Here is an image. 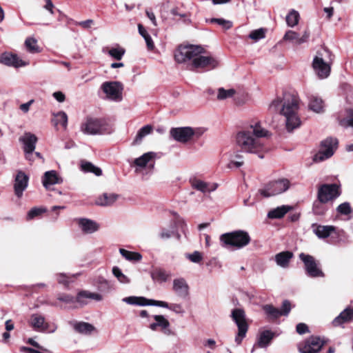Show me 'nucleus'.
<instances>
[{"label": "nucleus", "instance_id": "obj_25", "mask_svg": "<svg viewBox=\"0 0 353 353\" xmlns=\"http://www.w3.org/2000/svg\"><path fill=\"white\" fill-rule=\"evenodd\" d=\"M37 140V139L35 135L31 133H26L20 138V141L23 144V148L26 153L30 154L34 151Z\"/></svg>", "mask_w": 353, "mask_h": 353}, {"label": "nucleus", "instance_id": "obj_13", "mask_svg": "<svg viewBox=\"0 0 353 353\" xmlns=\"http://www.w3.org/2000/svg\"><path fill=\"white\" fill-rule=\"evenodd\" d=\"M323 344L321 338L311 336L299 345V350L301 353H318Z\"/></svg>", "mask_w": 353, "mask_h": 353}, {"label": "nucleus", "instance_id": "obj_22", "mask_svg": "<svg viewBox=\"0 0 353 353\" xmlns=\"http://www.w3.org/2000/svg\"><path fill=\"white\" fill-rule=\"evenodd\" d=\"M311 228L312 232L319 239L327 238L336 230L335 227L333 225H321L317 223L312 224Z\"/></svg>", "mask_w": 353, "mask_h": 353}, {"label": "nucleus", "instance_id": "obj_45", "mask_svg": "<svg viewBox=\"0 0 353 353\" xmlns=\"http://www.w3.org/2000/svg\"><path fill=\"white\" fill-rule=\"evenodd\" d=\"M235 93L236 91L234 89L231 88L228 90H225L223 88H220L218 89L217 99L224 100L228 98H231L234 96Z\"/></svg>", "mask_w": 353, "mask_h": 353}, {"label": "nucleus", "instance_id": "obj_39", "mask_svg": "<svg viewBox=\"0 0 353 353\" xmlns=\"http://www.w3.org/2000/svg\"><path fill=\"white\" fill-rule=\"evenodd\" d=\"M272 338L273 334L270 331H263L259 335L257 341V345L260 347H265L269 345Z\"/></svg>", "mask_w": 353, "mask_h": 353}, {"label": "nucleus", "instance_id": "obj_23", "mask_svg": "<svg viewBox=\"0 0 353 353\" xmlns=\"http://www.w3.org/2000/svg\"><path fill=\"white\" fill-rule=\"evenodd\" d=\"M63 181L56 171L50 170L46 172L42 179L43 185L48 189L50 185L60 184Z\"/></svg>", "mask_w": 353, "mask_h": 353}, {"label": "nucleus", "instance_id": "obj_52", "mask_svg": "<svg viewBox=\"0 0 353 353\" xmlns=\"http://www.w3.org/2000/svg\"><path fill=\"white\" fill-rule=\"evenodd\" d=\"M330 156H311L307 161V165L310 166L315 163H321L326 160Z\"/></svg>", "mask_w": 353, "mask_h": 353}, {"label": "nucleus", "instance_id": "obj_21", "mask_svg": "<svg viewBox=\"0 0 353 353\" xmlns=\"http://www.w3.org/2000/svg\"><path fill=\"white\" fill-rule=\"evenodd\" d=\"M193 188L203 192L208 193L214 191L217 188V184L214 183H208L200 179H194L190 181Z\"/></svg>", "mask_w": 353, "mask_h": 353}, {"label": "nucleus", "instance_id": "obj_14", "mask_svg": "<svg viewBox=\"0 0 353 353\" xmlns=\"http://www.w3.org/2000/svg\"><path fill=\"white\" fill-rule=\"evenodd\" d=\"M154 164L153 156H139L132 161L131 166L134 168L136 173H143L151 170Z\"/></svg>", "mask_w": 353, "mask_h": 353}, {"label": "nucleus", "instance_id": "obj_18", "mask_svg": "<svg viewBox=\"0 0 353 353\" xmlns=\"http://www.w3.org/2000/svg\"><path fill=\"white\" fill-rule=\"evenodd\" d=\"M172 290L181 299H185L189 295V285L186 280L181 277L173 280Z\"/></svg>", "mask_w": 353, "mask_h": 353}, {"label": "nucleus", "instance_id": "obj_62", "mask_svg": "<svg viewBox=\"0 0 353 353\" xmlns=\"http://www.w3.org/2000/svg\"><path fill=\"white\" fill-rule=\"evenodd\" d=\"M34 103V100L31 99L28 102L23 103L20 105V110L26 113L29 111L30 105Z\"/></svg>", "mask_w": 353, "mask_h": 353}, {"label": "nucleus", "instance_id": "obj_7", "mask_svg": "<svg viewBox=\"0 0 353 353\" xmlns=\"http://www.w3.org/2000/svg\"><path fill=\"white\" fill-rule=\"evenodd\" d=\"M81 130L88 134L108 133L109 129L106 123L99 119L88 118L81 125Z\"/></svg>", "mask_w": 353, "mask_h": 353}, {"label": "nucleus", "instance_id": "obj_61", "mask_svg": "<svg viewBox=\"0 0 353 353\" xmlns=\"http://www.w3.org/2000/svg\"><path fill=\"white\" fill-rule=\"evenodd\" d=\"M296 331L299 334H303L308 332L307 326L304 323H299L296 325Z\"/></svg>", "mask_w": 353, "mask_h": 353}, {"label": "nucleus", "instance_id": "obj_50", "mask_svg": "<svg viewBox=\"0 0 353 353\" xmlns=\"http://www.w3.org/2000/svg\"><path fill=\"white\" fill-rule=\"evenodd\" d=\"M336 211L339 214L348 215L352 212V208L348 202H344L336 208Z\"/></svg>", "mask_w": 353, "mask_h": 353}, {"label": "nucleus", "instance_id": "obj_56", "mask_svg": "<svg viewBox=\"0 0 353 353\" xmlns=\"http://www.w3.org/2000/svg\"><path fill=\"white\" fill-rule=\"evenodd\" d=\"M236 160H231L228 163L229 168H239L243 164L242 156H236Z\"/></svg>", "mask_w": 353, "mask_h": 353}, {"label": "nucleus", "instance_id": "obj_34", "mask_svg": "<svg viewBox=\"0 0 353 353\" xmlns=\"http://www.w3.org/2000/svg\"><path fill=\"white\" fill-rule=\"evenodd\" d=\"M152 130L153 127L151 125H146L140 128L133 140L132 144H140L143 139L147 135L151 134L152 132Z\"/></svg>", "mask_w": 353, "mask_h": 353}, {"label": "nucleus", "instance_id": "obj_17", "mask_svg": "<svg viewBox=\"0 0 353 353\" xmlns=\"http://www.w3.org/2000/svg\"><path fill=\"white\" fill-rule=\"evenodd\" d=\"M339 147V141L336 138L327 137L320 143L318 154H334Z\"/></svg>", "mask_w": 353, "mask_h": 353}, {"label": "nucleus", "instance_id": "obj_51", "mask_svg": "<svg viewBox=\"0 0 353 353\" xmlns=\"http://www.w3.org/2000/svg\"><path fill=\"white\" fill-rule=\"evenodd\" d=\"M265 31L263 28H259L255 30H253L249 34V38L258 41L259 39H263L265 37Z\"/></svg>", "mask_w": 353, "mask_h": 353}, {"label": "nucleus", "instance_id": "obj_20", "mask_svg": "<svg viewBox=\"0 0 353 353\" xmlns=\"http://www.w3.org/2000/svg\"><path fill=\"white\" fill-rule=\"evenodd\" d=\"M77 222L81 230L86 234L94 233L99 228V225L91 219L81 218L77 219Z\"/></svg>", "mask_w": 353, "mask_h": 353}, {"label": "nucleus", "instance_id": "obj_27", "mask_svg": "<svg viewBox=\"0 0 353 353\" xmlns=\"http://www.w3.org/2000/svg\"><path fill=\"white\" fill-rule=\"evenodd\" d=\"M30 323L34 329L39 331H45L48 329V325L45 321V318L37 314L31 316Z\"/></svg>", "mask_w": 353, "mask_h": 353}, {"label": "nucleus", "instance_id": "obj_59", "mask_svg": "<svg viewBox=\"0 0 353 353\" xmlns=\"http://www.w3.org/2000/svg\"><path fill=\"white\" fill-rule=\"evenodd\" d=\"M77 24L84 29H88L94 24V21L92 19H88L77 22Z\"/></svg>", "mask_w": 353, "mask_h": 353}, {"label": "nucleus", "instance_id": "obj_9", "mask_svg": "<svg viewBox=\"0 0 353 353\" xmlns=\"http://www.w3.org/2000/svg\"><path fill=\"white\" fill-rule=\"evenodd\" d=\"M289 187L290 181L288 179H281L270 183L259 192L265 197H270L285 192Z\"/></svg>", "mask_w": 353, "mask_h": 353}, {"label": "nucleus", "instance_id": "obj_5", "mask_svg": "<svg viewBox=\"0 0 353 353\" xmlns=\"http://www.w3.org/2000/svg\"><path fill=\"white\" fill-rule=\"evenodd\" d=\"M331 61L332 54L327 49L323 50V53L318 52L314 58L312 67L320 79L327 78L330 75Z\"/></svg>", "mask_w": 353, "mask_h": 353}, {"label": "nucleus", "instance_id": "obj_1", "mask_svg": "<svg viewBox=\"0 0 353 353\" xmlns=\"http://www.w3.org/2000/svg\"><path fill=\"white\" fill-rule=\"evenodd\" d=\"M203 48L199 46H180L174 54L178 63L191 61L190 65L192 70H210L216 68L219 61L211 56H203Z\"/></svg>", "mask_w": 353, "mask_h": 353}, {"label": "nucleus", "instance_id": "obj_4", "mask_svg": "<svg viewBox=\"0 0 353 353\" xmlns=\"http://www.w3.org/2000/svg\"><path fill=\"white\" fill-rule=\"evenodd\" d=\"M237 145L244 152L260 153L265 152L259 139L254 137L250 130L239 132L236 137Z\"/></svg>", "mask_w": 353, "mask_h": 353}, {"label": "nucleus", "instance_id": "obj_16", "mask_svg": "<svg viewBox=\"0 0 353 353\" xmlns=\"http://www.w3.org/2000/svg\"><path fill=\"white\" fill-rule=\"evenodd\" d=\"M154 319L155 322L151 323L149 326L152 331L160 330L166 336L174 334V332L170 329L169 321L164 316L154 315Z\"/></svg>", "mask_w": 353, "mask_h": 353}, {"label": "nucleus", "instance_id": "obj_55", "mask_svg": "<svg viewBox=\"0 0 353 353\" xmlns=\"http://www.w3.org/2000/svg\"><path fill=\"white\" fill-rule=\"evenodd\" d=\"M174 234L175 232L174 230L162 229L159 234V236L161 239H168Z\"/></svg>", "mask_w": 353, "mask_h": 353}, {"label": "nucleus", "instance_id": "obj_28", "mask_svg": "<svg viewBox=\"0 0 353 353\" xmlns=\"http://www.w3.org/2000/svg\"><path fill=\"white\" fill-rule=\"evenodd\" d=\"M353 320V308L347 307L340 314L336 317L333 321V324L335 326L340 325L344 323L349 322Z\"/></svg>", "mask_w": 353, "mask_h": 353}, {"label": "nucleus", "instance_id": "obj_47", "mask_svg": "<svg viewBox=\"0 0 353 353\" xmlns=\"http://www.w3.org/2000/svg\"><path fill=\"white\" fill-rule=\"evenodd\" d=\"M263 309L265 312L272 319H276L281 316L280 310L271 305H265L263 306Z\"/></svg>", "mask_w": 353, "mask_h": 353}, {"label": "nucleus", "instance_id": "obj_33", "mask_svg": "<svg viewBox=\"0 0 353 353\" xmlns=\"http://www.w3.org/2000/svg\"><path fill=\"white\" fill-rule=\"evenodd\" d=\"M122 301L128 304L137 305H152V301H155L154 299H147L144 297L137 296L125 297Z\"/></svg>", "mask_w": 353, "mask_h": 353}, {"label": "nucleus", "instance_id": "obj_35", "mask_svg": "<svg viewBox=\"0 0 353 353\" xmlns=\"http://www.w3.org/2000/svg\"><path fill=\"white\" fill-rule=\"evenodd\" d=\"M73 327L76 332L83 334H91L95 330L92 324L85 322L74 323Z\"/></svg>", "mask_w": 353, "mask_h": 353}, {"label": "nucleus", "instance_id": "obj_8", "mask_svg": "<svg viewBox=\"0 0 353 353\" xmlns=\"http://www.w3.org/2000/svg\"><path fill=\"white\" fill-rule=\"evenodd\" d=\"M232 317L238 327V333L235 337V342L237 345H239L245 337L248 327L245 321V312L241 309H234L232 312Z\"/></svg>", "mask_w": 353, "mask_h": 353}, {"label": "nucleus", "instance_id": "obj_41", "mask_svg": "<svg viewBox=\"0 0 353 353\" xmlns=\"http://www.w3.org/2000/svg\"><path fill=\"white\" fill-rule=\"evenodd\" d=\"M112 271L113 275L117 279L119 283L122 284H128L130 283V279L124 274L119 267H113Z\"/></svg>", "mask_w": 353, "mask_h": 353}, {"label": "nucleus", "instance_id": "obj_60", "mask_svg": "<svg viewBox=\"0 0 353 353\" xmlns=\"http://www.w3.org/2000/svg\"><path fill=\"white\" fill-rule=\"evenodd\" d=\"M52 96L57 101L60 103L63 102L65 99V94L61 91L54 92L52 94Z\"/></svg>", "mask_w": 353, "mask_h": 353}, {"label": "nucleus", "instance_id": "obj_29", "mask_svg": "<svg viewBox=\"0 0 353 353\" xmlns=\"http://www.w3.org/2000/svg\"><path fill=\"white\" fill-rule=\"evenodd\" d=\"M152 306H158L161 307L168 308L170 310L174 312L176 314H183L185 312V310L183 307L182 305L180 303H171L163 301H152Z\"/></svg>", "mask_w": 353, "mask_h": 353}, {"label": "nucleus", "instance_id": "obj_37", "mask_svg": "<svg viewBox=\"0 0 353 353\" xmlns=\"http://www.w3.org/2000/svg\"><path fill=\"white\" fill-rule=\"evenodd\" d=\"M290 209L291 208L288 205H281L270 210L268 216L270 219H280L287 214Z\"/></svg>", "mask_w": 353, "mask_h": 353}, {"label": "nucleus", "instance_id": "obj_64", "mask_svg": "<svg viewBox=\"0 0 353 353\" xmlns=\"http://www.w3.org/2000/svg\"><path fill=\"white\" fill-rule=\"evenodd\" d=\"M20 350H21V352H26V353H42L38 350H34L30 347H24V346L21 347L20 348Z\"/></svg>", "mask_w": 353, "mask_h": 353}, {"label": "nucleus", "instance_id": "obj_15", "mask_svg": "<svg viewBox=\"0 0 353 353\" xmlns=\"http://www.w3.org/2000/svg\"><path fill=\"white\" fill-rule=\"evenodd\" d=\"M29 176L23 171H17L14 180V191L18 198L23 196V192L28 185Z\"/></svg>", "mask_w": 353, "mask_h": 353}, {"label": "nucleus", "instance_id": "obj_10", "mask_svg": "<svg viewBox=\"0 0 353 353\" xmlns=\"http://www.w3.org/2000/svg\"><path fill=\"white\" fill-rule=\"evenodd\" d=\"M340 194V188L336 184H323L318 190V199L322 203L333 201Z\"/></svg>", "mask_w": 353, "mask_h": 353}, {"label": "nucleus", "instance_id": "obj_54", "mask_svg": "<svg viewBox=\"0 0 353 353\" xmlns=\"http://www.w3.org/2000/svg\"><path fill=\"white\" fill-rule=\"evenodd\" d=\"M341 125L353 128V110H350L347 117L341 121Z\"/></svg>", "mask_w": 353, "mask_h": 353}, {"label": "nucleus", "instance_id": "obj_40", "mask_svg": "<svg viewBox=\"0 0 353 353\" xmlns=\"http://www.w3.org/2000/svg\"><path fill=\"white\" fill-rule=\"evenodd\" d=\"M250 130L254 137L257 139H259L261 137H266L269 136V132L258 123L254 125H251Z\"/></svg>", "mask_w": 353, "mask_h": 353}, {"label": "nucleus", "instance_id": "obj_44", "mask_svg": "<svg viewBox=\"0 0 353 353\" xmlns=\"http://www.w3.org/2000/svg\"><path fill=\"white\" fill-rule=\"evenodd\" d=\"M299 14L297 11L292 10L286 16V23L288 26L294 27L298 24Z\"/></svg>", "mask_w": 353, "mask_h": 353}, {"label": "nucleus", "instance_id": "obj_24", "mask_svg": "<svg viewBox=\"0 0 353 353\" xmlns=\"http://www.w3.org/2000/svg\"><path fill=\"white\" fill-rule=\"evenodd\" d=\"M310 34L307 31H305L302 37H299V34L292 30H288L285 32L283 40L290 41L296 45H300L306 42L308 40Z\"/></svg>", "mask_w": 353, "mask_h": 353}, {"label": "nucleus", "instance_id": "obj_38", "mask_svg": "<svg viewBox=\"0 0 353 353\" xmlns=\"http://www.w3.org/2000/svg\"><path fill=\"white\" fill-rule=\"evenodd\" d=\"M54 117L52 122L54 126L61 125L63 128H66L68 124V116L65 112L60 111L56 114H53Z\"/></svg>", "mask_w": 353, "mask_h": 353}, {"label": "nucleus", "instance_id": "obj_11", "mask_svg": "<svg viewBox=\"0 0 353 353\" xmlns=\"http://www.w3.org/2000/svg\"><path fill=\"white\" fill-rule=\"evenodd\" d=\"M101 88L107 99L114 101L122 100L123 85L120 82L105 81L101 85Z\"/></svg>", "mask_w": 353, "mask_h": 353}, {"label": "nucleus", "instance_id": "obj_6", "mask_svg": "<svg viewBox=\"0 0 353 353\" xmlns=\"http://www.w3.org/2000/svg\"><path fill=\"white\" fill-rule=\"evenodd\" d=\"M220 241L223 247L231 246L239 249L250 243V237L248 232L237 230L222 234Z\"/></svg>", "mask_w": 353, "mask_h": 353}, {"label": "nucleus", "instance_id": "obj_12", "mask_svg": "<svg viewBox=\"0 0 353 353\" xmlns=\"http://www.w3.org/2000/svg\"><path fill=\"white\" fill-rule=\"evenodd\" d=\"M299 259L303 262L307 274L312 277H323L324 273L319 268V264L315 259L309 254L301 253Z\"/></svg>", "mask_w": 353, "mask_h": 353}, {"label": "nucleus", "instance_id": "obj_42", "mask_svg": "<svg viewBox=\"0 0 353 353\" xmlns=\"http://www.w3.org/2000/svg\"><path fill=\"white\" fill-rule=\"evenodd\" d=\"M81 168L83 172H92L97 176H100L101 174V169L94 166L90 162L82 161L81 163Z\"/></svg>", "mask_w": 353, "mask_h": 353}, {"label": "nucleus", "instance_id": "obj_30", "mask_svg": "<svg viewBox=\"0 0 353 353\" xmlns=\"http://www.w3.org/2000/svg\"><path fill=\"white\" fill-rule=\"evenodd\" d=\"M309 109L314 112L320 113L323 111L324 102L321 98L316 95L309 97Z\"/></svg>", "mask_w": 353, "mask_h": 353}, {"label": "nucleus", "instance_id": "obj_2", "mask_svg": "<svg viewBox=\"0 0 353 353\" xmlns=\"http://www.w3.org/2000/svg\"><path fill=\"white\" fill-rule=\"evenodd\" d=\"M300 99L297 94L292 92H284L283 99L277 98L272 101L270 108L275 111L280 109V114L285 119V126L288 132L299 128L301 119L298 114Z\"/></svg>", "mask_w": 353, "mask_h": 353}, {"label": "nucleus", "instance_id": "obj_3", "mask_svg": "<svg viewBox=\"0 0 353 353\" xmlns=\"http://www.w3.org/2000/svg\"><path fill=\"white\" fill-rule=\"evenodd\" d=\"M205 132L203 128L177 127L170 130V137L176 142L187 143L199 139Z\"/></svg>", "mask_w": 353, "mask_h": 353}, {"label": "nucleus", "instance_id": "obj_36", "mask_svg": "<svg viewBox=\"0 0 353 353\" xmlns=\"http://www.w3.org/2000/svg\"><path fill=\"white\" fill-rule=\"evenodd\" d=\"M119 253L123 258L130 262L135 263L142 259V255L137 252H131L123 248H120Z\"/></svg>", "mask_w": 353, "mask_h": 353}, {"label": "nucleus", "instance_id": "obj_53", "mask_svg": "<svg viewBox=\"0 0 353 353\" xmlns=\"http://www.w3.org/2000/svg\"><path fill=\"white\" fill-rule=\"evenodd\" d=\"M186 257L193 263H199L203 259L202 254L198 251L187 254Z\"/></svg>", "mask_w": 353, "mask_h": 353}, {"label": "nucleus", "instance_id": "obj_46", "mask_svg": "<svg viewBox=\"0 0 353 353\" xmlns=\"http://www.w3.org/2000/svg\"><path fill=\"white\" fill-rule=\"evenodd\" d=\"M207 22L209 23H216L220 26H221L225 30L230 29L232 27V22L228 20H225L224 19L220 18H211L210 19L206 20Z\"/></svg>", "mask_w": 353, "mask_h": 353}, {"label": "nucleus", "instance_id": "obj_32", "mask_svg": "<svg viewBox=\"0 0 353 353\" xmlns=\"http://www.w3.org/2000/svg\"><path fill=\"white\" fill-rule=\"evenodd\" d=\"M83 299H91L97 301L103 300V296L99 293L90 292L88 291H82L79 292L77 296V302L81 305H85L87 302L83 301Z\"/></svg>", "mask_w": 353, "mask_h": 353}, {"label": "nucleus", "instance_id": "obj_63", "mask_svg": "<svg viewBox=\"0 0 353 353\" xmlns=\"http://www.w3.org/2000/svg\"><path fill=\"white\" fill-rule=\"evenodd\" d=\"M145 14H146L147 17L150 19L152 24L156 26L157 25V23L156 17H155L154 12L150 10H146Z\"/></svg>", "mask_w": 353, "mask_h": 353}, {"label": "nucleus", "instance_id": "obj_19", "mask_svg": "<svg viewBox=\"0 0 353 353\" xmlns=\"http://www.w3.org/2000/svg\"><path fill=\"white\" fill-rule=\"evenodd\" d=\"M0 62L8 66L19 68L26 65V63L20 59L17 54L12 53H3L0 57Z\"/></svg>", "mask_w": 353, "mask_h": 353}, {"label": "nucleus", "instance_id": "obj_48", "mask_svg": "<svg viewBox=\"0 0 353 353\" xmlns=\"http://www.w3.org/2000/svg\"><path fill=\"white\" fill-rule=\"evenodd\" d=\"M125 50L123 48H112L108 50V54L116 60H121L125 54Z\"/></svg>", "mask_w": 353, "mask_h": 353}, {"label": "nucleus", "instance_id": "obj_57", "mask_svg": "<svg viewBox=\"0 0 353 353\" xmlns=\"http://www.w3.org/2000/svg\"><path fill=\"white\" fill-rule=\"evenodd\" d=\"M58 300L63 301L66 303H72L77 301V298L68 294H62L58 296Z\"/></svg>", "mask_w": 353, "mask_h": 353}, {"label": "nucleus", "instance_id": "obj_49", "mask_svg": "<svg viewBox=\"0 0 353 353\" xmlns=\"http://www.w3.org/2000/svg\"><path fill=\"white\" fill-rule=\"evenodd\" d=\"M46 212L44 208H33L30 209L27 214V220H32L36 217L41 216L43 213Z\"/></svg>", "mask_w": 353, "mask_h": 353}, {"label": "nucleus", "instance_id": "obj_26", "mask_svg": "<svg viewBox=\"0 0 353 353\" xmlns=\"http://www.w3.org/2000/svg\"><path fill=\"white\" fill-rule=\"evenodd\" d=\"M119 196L115 193H103L96 199V204L101 206H109L113 205Z\"/></svg>", "mask_w": 353, "mask_h": 353}, {"label": "nucleus", "instance_id": "obj_31", "mask_svg": "<svg viewBox=\"0 0 353 353\" xmlns=\"http://www.w3.org/2000/svg\"><path fill=\"white\" fill-rule=\"evenodd\" d=\"M292 256L293 254L291 252L285 251L276 254L274 259L279 266L286 268L288 267L290 261Z\"/></svg>", "mask_w": 353, "mask_h": 353}, {"label": "nucleus", "instance_id": "obj_43", "mask_svg": "<svg viewBox=\"0 0 353 353\" xmlns=\"http://www.w3.org/2000/svg\"><path fill=\"white\" fill-rule=\"evenodd\" d=\"M25 46L27 50L30 53H37L40 52L37 41L34 38H28L25 41Z\"/></svg>", "mask_w": 353, "mask_h": 353}, {"label": "nucleus", "instance_id": "obj_58", "mask_svg": "<svg viewBox=\"0 0 353 353\" xmlns=\"http://www.w3.org/2000/svg\"><path fill=\"white\" fill-rule=\"evenodd\" d=\"M291 310L290 303L288 301H285L283 303L282 308L280 310L281 315H288Z\"/></svg>", "mask_w": 353, "mask_h": 353}]
</instances>
